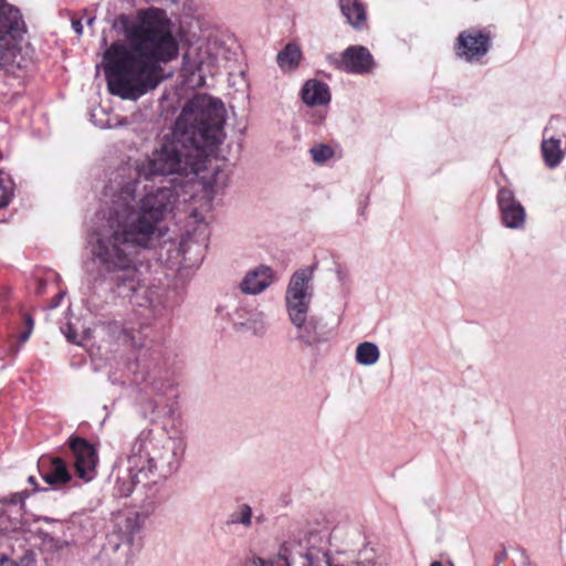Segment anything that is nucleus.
Here are the masks:
<instances>
[{
    "mask_svg": "<svg viewBox=\"0 0 566 566\" xmlns=\"http://www.w3.org/2000/svg\"><path fill=\"white\" fill-rule=\"evenodd\" d=\"M226 111L221 101L196 94L186 102L172 132L127 175L118 170L105 188L99 222L87 240L83 270L93 285L107 284L142 308L145 318L164 313V291L146 284L145 251L168 245L177 256L188 242L207 247L208 222L192 206L189 189L213 149L222 143Z\"/></svg>",
    "mask_w": 566,
    "mask_h": 566,
    "instance_id": "obj_1",
    "label": "nucleus"
},
{
    "mask_svg": "<svg viewBox=\"0 0 566 566\" xmlns=\"http://www.w3.org/2000/svg\"><path fill=\"white\" fill-rule=\"evenodd\" d=\"M113 28L126 40L116 41L103 56L107 88L122 99L137 101L163 80L161 64L179 54L174 23L165 10L150 7L135 15H118Z\"/></svg>",
    "mask_w": 566,
    "mask_h": 566,
    "instance_id": "obj_2",
    "label": "nucleus"
},
{
    "mask_svg": "<svg viewBox=\"0 0 566 566\" xmlns=\"http://www.w3.org/2000/svg\"><path fill=\"white\" fill-rule=\"evenodd\" d=\"M185 450L186 442L180 437L156 439L150 431L140 432L126 462L115 467V494L123 497L134 492L140 494L145 496V513H153L163 484L178 470Z\"/></svg>",
    "mask_w": 566,
    "mask_h": 566,
    "instance_id": "obj_3",
    "label": "nucleus"
},
{
    "mask_svg": "<svg viewBox=\"0 0 566 566\" xmlns=\"http://www.w3.org/2000/svg\"><path fill=\"white\" fill-rule=\"evenodd\" d=\"M331 530L315 524L290 531L280 545L279 560L285 566H342L331 554Z\"/></svg>",
    "mask_w": 566,
    "mask_h": 566,
    "instance_id": "obj_4",
    "label": "nucleus"
},
{
    "mask_svg": "<svg viewBox=\"0 0 566 566\" xmlns=\"http://www.w3.org/2000/svg\"><path fill=\"white\" fill-rule=\"evenodd\" d=\"M224 54L226 48L217 38H198L189 42L182 54L185 83L191 87L203 86L206 77L214 74Z\"/></svg>",
    "mask_w": 566,
    "mask_h": 566,
    "instance_id": "obj_5",
    "label": "nucleus"
},
{
    "mask_svg": "<svg viewBox=\"0 0 566 566\" xmlns=\"http://www.w3.org/2000/svg\"><path fill=\"white\" fill-rule=\"evenodd\" d=\"M493 46L488 28L470 27L460 31L453 41L454 56L467 64H483Z\"/></svg>",
    "mask_w": 566,
    "mask_h": 566,
    "instance_id": "obj_6",
    "label": "nucleus"
},
{
    "mask_svg": "<svg viewBox=\"0 0 566 566\" xmlns=\"http://www.w3.org/2000/svg\"><path fill=\"white\" fill-rule=\"evenodd\" d=\"M24 33L20 11L0 0V65L14 62Z\"/></svg>",
    "mask_w": 566,
    "mask_h": 566,
    "instance_id": "obj_7",
    "label": "nucleus"
},
{
    "mask_svg": "<svg viewBox=\"0 0 566 566\" xmlns=\"http://www.w3.org/2000/svg\"><path fill=\"white\" fill-rule=\"evenodd\" d=\"M313 295V269L303 268L295 271L285 292V307L289 318L307 314Z\"/></svg>",
    "mask_w": 566,
    "mask_h": 566,
    "instance_id": "obj_8",
    "label": "nucleus"
},
{
    "mask_svg": "<svg viewBox=\"0 0 566 566\" xmlns=\"http://www.w3.org/2000/svg\"><path fill=\"white\" fill-rule=\"evenodd\" d=\"M495 199L501 224L510 230L524 231L527 224V212L515 191L511 187L500 186Z\"/></svg>",
    "mask_w": 566,
    "mask_h": 566,
    "instance_id": "obj_9",
    "label": "nucleus"
},
{
    "mask_svg": "<svg viewBox=\"0 0 566 566\" xmlns=\"http://www.w3.org/2000/svg\"><path fill=\"white\" fill-rule=\"evenodd\" d=\"M289 319L296 329V339L304 346L316 347L329 342L332 337V329L319 315L307 313Z\"/></svg>",
    "mask_w": 566,
    "mask_h": 566,
    "instance_id": "obj_10",
    "label": "nucleus"
},
{
    "mask_svg": "<svg viewBox=\"0 0 566 566\" xmlns=\"http://www.w3.org/2000/svg\"><path fill=\"white\" fill-rule=\"evenodd\" d=\"M69 444L77 476L84 482H91L96 476L97 453L95 449L80 437L70 438Z\"/></svg>",
    "mask_w": 566,
    "mask_h": 566,
    "instance_id": "obj_11",
    "label": "nucleus"
},
{
    "mask_svg": "<svg viewBox=\"0 0 566 566\" xmlns=\"http://www.w3.org/2000/svg\"><path fill=\"white\" fill-rule=\"evenodd\" d=\"M336 65L346 73L364 75L374 70L375 61L367 48L350 45L342 53Z\"/></svg>",
    "mask_w": 566,
    "mask_h": 566,
    "instance_id": "obj_12",
    "label": "nucleus"
},
{
    "mask_svg": "<svg viewBox=\"0 0 566 566\" xmlns=\"http://www.w3.org/2000/svg\"><path fill=\"white\" fill-rule=\"evenodd\" d=\"M539 150L546 168L549 170L558 168L566 158V135L564 133L549 135V127H545Z\"/></svg>",
    "mask_w": 566,
    "mask_h": 566,
    "instance_id": "obj_13",
    "label": "nucleus"
},
{
    "mask_svg": "<svg viewBox=\"0 0 566 566\" xmlns=\"http://www.w3.org/2000/svg\"><path fill=\"white\" fill-rule=\"evenodd\" d=\"M136 494V497L140 501L142 513L138 512H126L119 513L115 517L114 534L118 536L123 544L130 545L134 541V536L139 533L144 524L145 516L149 513H145L143 509V499L140 494Z\"/></svg>",
    "mask_w": 566,
    "mask_h": 566,
    "instance_id": "obj_14",
    "label": "nucleus"
},
{
    "mask_svg": "<svg viewBox=\"0 0 566 566\" xmlns=\"http://www.w3.org/2000/svg\"><path fill=\"white\" fill-rule=\"evenodd\" d=\"M38 469L42 479L50 485H62L72 479L66 463L56 457H41Z\"/></svg>",
    "mask_w": 566,
    "mask_h": 566,
    "instance_id": "obj_15",
    "label": "nucleus"
},
{
    "mask_svg": "<svg viewBox=\"0 0 566 566\" xmlns=\"http://www.w3.org/2000/svg\"><path fill=\"white\" fill-rule=\"evenodd\" d=\"M300 97L311 108L327 107L332 101V93L325 82L310 78L302 85Z\"/></svg>",
    "mask_w": 566,
    "mask_h": 566,
    "instance_id": "obj_16",
    "label": "nucleus"
},
{
    "mask_svg": "<svg viewBox=\"0 0 566 566\" xmlns=\"http://www.w3.org/2000/svg\"><path fill=\"white\" fill-rule=\"evenodd\" d=\"M274 279L273 270L266 265H259L249 270L240 282V291L248 295H256L266 290Z\"/></svg>",
    "mask_w": 566,
    "mask_h": 566,
    "instance_id": "obj_17",
    "label": "nucleus"
},
{
    "mask_svg": "<svg viewBox=\"0 0 566 566\" xmlns=\"http://www.w3.org/2000/svg\"><path fill=\"white\" fill-rule=\"evenodd\" d=\"M338 3L343 15L354 29L363 30L366 27V6L360 0H338Z\"/></svg>",
    "mask_w": 566,
    "mask_h": 566,
    "instance_id": "obj_18",
    "label": "nucleus"
},
{
    "mask_svg": "<svg viewBox=\"0 0 566 566\" xmlns=\"http://www.w3.org/2000/svg\"><path fill=\"white\" fill-rule=\"evenodd\" d=\"M302 51L298 45L289 43L279 52L276 62L279 67L284 72H294L301 63Z\"/></svg>",
    "mask_w": 566,
    "mask_h": 566,
    "instance_id": "obj_19",
    "label": "nucleus"
},
{
    "mask_svg": "<svg viewBox=\"0 0 566 566\" xmlns=\"http://www.w3.org/2000/svg\"><path fill=\"white\" fill-rule=\"evenodd\" d=\"M380 358V350L375 343L363 342L355 349V360L361 366H373Z\"/></svg>",
    "mask_w": 566,
    "mask_h": 566,
    "instance_id": "obj_20",
    "label": "nucleus"
},
{
    "mask_svg": "<svg viewBox=\"0 0 566 566\" xmlns=\"http://www.w3.org/2000/svg\"><path fill=\"white\" fill-rule=\"evenodd\" d=\"M148 329L149 326L146 324H140L138 331L134 326L127 325L123 329L125 340L133 347L142 348L145 346V340L148 337Z\"/></svg>",
    "mask_w": 566,
    "mask_h": 566,
    "instance_id": "obj_21",
    "label": "nucleus"
},
{
    "mask_svg": "<svg viewBox=\"0 0 566 566\" xmlns=\"http://www.w3.org/2000/svg\"><path fill=\"white\" fill-rule=\"evenodd\" d=\"M24 525L23 517L3 509L0 513V533H11L20 530Z\"/></svg>",
    "mask_w": 566,
    "mask_h": 566,
    "instance_id": "obj_22",
    "label": "nucleus"
},
{
    "mask_svg": "<svg viewBox=\"0 0 566 566\" xmlns=\"http://www.w3.org/2000/svg\"><path fill=\"white\" fill-rule=\"evenodd\" d=\"M29 493L27 491H21L11 494L9 497H3L0 503L2 505H6L7 510L12 511V513L20 515L23 517L24 514V507H25V499L28 497Z\"/></svg>",
    "mask_w": 566,
    "mask_h": 566,
    "instance_id": "obj_23",
    "label": "nucleus"
},
{
    "mask_svg": "<svg viewBox=\"0 0 566 566\" xmlns=\"http://www.w3.org/2000/svg\"><path fill=\"white\" fill-rule=\"evenodd\" d=\"M310 154L316 165H324L333 158L334 149L326 144H317L310 149Z\"/></svg>",
    "mask_w": 566,
    "mask_h": 566,
    "instance_id": "obj_24",
    "label": "nucleus"
},
{
    "mask_svg": "<svg viewBox=\"0 0 566 566\" xmlns=\"http://www.w3.org/2000/svg\"><path fill=\"white\" fill-rule=\"evenodd\" d=\"M0 208H4L11 201L13 196V182L10 177L0 171Z\"/></svg>",
    "mask_w": 566,
    "mask_h": 566,
    "instance_id": "obj_25",
    "label": "nucleus"
},
{
    "mask_svg": "<svg viewBox=\"0 0 566 566\" xmlns=\"http://www.w3.org/2000/svg\"><path fill=\"white\" fill-rule=\"evenodd\" d=\"M252 521V510L248 504L239 506L238 511L232 514L231 522L235 524H242L250 526Z\"/></svg>",
    "mask_w": 566,
    "mask_h": 566,
    "instance_id": "obj_26",
    "label": "nucleus"
},
{
    "mask_svg": "<svg viewBox=\"0 0 566 566\" xmlns=\"http://www.w3.org/2000/svg\"><path fill=\"white\" fill-rule=\"evenodd\" d=\"M262 316L261 313H256V312H249L248 313V317L244 318L243 316L240 315L239 311H237L234 313L233 316H231V321L233 322V324L235 325H241V326H245L248 325L250 322H256L259 319V317Z\"/></svg>",
    "mask_w": 566,
    "mask_h": 566,
    "instance_id": "obj_27",
    "label": "nucleus"
},
{
    "mask_svg": "<svg viewBox=\"0 0 566 566\" xmlns=\"http://www.w3.org/2000/svg\"><path fill=\"white\" fill-rule=\"evenodd\" d=\"M317 109H313L308 113V120L313 125H321L327 115L326 109H322L321 107H316Z\"/></svg>",
    "mask_w": 566,
    "mask_h": 566,
    "instance_id": "obj_28",
    "label": "nucleus"
},
{
    "mask_svg": "<svg viewBox=\"0 0 566 566\" xmlns=\"http://www.w3.org/2000/svg\"><path fill=\"white\" fill-rule=\"evenodd\" d=\"M155 390H157V396L149 402V405L153 413H159L161 412V406L164 402L163 396L165 395V391L163 390V386L160 388H155Z\"/></svg>",
    "mask_w": 566,
    "mask_h": 566,
    "instance_id": "obj_29",
    "label": "nucleus"
},
{
    "mask_svg": "<svg viewBox=\"0 0 566 566\" xmlns=\"http://www.w3.org/2000/svg\"><path fill=\"white\" fill-rule=\"evenodd\" d=\"M62 331H63V333H64V335H65V337L67 338L69 342H72V343L77 344V345H82L83 344L82 342H83L84 337H80L77 335V333L74 331V328H73V326L71 324H69L66 326V328L62 329Z\"/></svg>",
    "mask_w": 566,
    "mask_h": 566,
    "instance_id": "obj_30",
    "label": "nucleus"
},
{
    "mask_svg": "<svg viewBox=\"0 0 566 566\" xmlns=\"http://www.w3.org/2000/svg\"><path fill=\"white\" fill-rule=\"evenodd\" d=\"M24 321H25L27 329L23 333H21L19 336L21 343H24L29 339V337L32 333V329H33V325H34V322L30 315H25Z\"/></svg>",
    "mask_w": 566,
    "mask_h": 566,
    "instance_id": "obj_31",
    "label": "nucleus"
},
{
    "mask_svg": "<svg viewBox=\"0 0 566 566\" xmlns=\"http://www.w3.org/2000/svg\"><path fill=\"white\" fill-rule=\"evenodd\" d=\"M496 565L503 564L509 560L507 552L505 549L499 551L494 556Z\"/></svg>",
    "mask_w": 566,
    "mask_h": 566,
    "instance_id": "obj_32",
    "label": "nucleus"
},
{
    "mask_svg": "<svg viewBox=\"0 0 566 566\" xmlns=\"http://www.w3.org/2000/svg\"><path fill=\"white\" fill-rule=\"evenodd\" d=\"M72 29L77 35H81L83 33V23L82 19H73L72 20Z\"/></svg>",
    "mask_w": 566,
    "mask_h": 566,
    "instance_id": "obj_33",
    "label": "nucleus"
},
{
    "mask_svg": "<svg viewBox=\"0 0 566 566\" xmlns=\"http://www.w3.org/2000/svg\"><path fill=\"white\" fill-rule=\"evenodd\" d=\"M253 566H273V563L272 562H268L261 557H256L254 560H253Z\"/></svg>",
    "mask_w": 566,
    "mask_h": 566,
    "instance_id": "obj_34",
    "label": "nucleus"
},
{
    "mask_svg": "<svg viewBox=\"0 0 566 566\" xmlns=\"http://www.w3.org/2000/svg\"><path fill=\"white\" fill-rule=\"evenodd\" d=\"M84 19H85L86 25L90 28L93 27V24L96 20V18L94 15H87V14H85Z\"/></svg>",
    "mask_w": 566,
    "mask_h": 566,
    "instance_id": "obj_35",
    "label": "nucleus"
},
{
    "mask_svg": "<svg viewBox=\"0 0 566 566\" xmlns=\"http://www.w3.org/2000/svg\"><path fill=\"white\" fill-rule=\"evenodd\" d=\"M63 297L62 294L59 295L57 300H55V302L50 306L51 308H54L59 305V301Z\"/></svg>",
    "mask_w": 566,
    "mask_h": 566,
    "instance_id": "obj_36",
    "label": "nucleus"
},
{
    "mask_svg": "<svg viewBox=\"0 0 566 566\" xmlns=\"http://www.w3.org/2000/svg\"><path fill=\"white\" fill-rule=\"evenodd\" d=\"M429 566H442V565L440 562L434 560V562H431Z\"/></svg>",
    "mask_w": 566,
    "mask_h": 566,
    "instance_id": "obj_37",
    "label": "nucleus"
},
{
    "mask_svg": "<svg viewBox=\"0 0 566 566\" xmlns=\"http://www.w3.org/2000/svg\"><path fill=\"white\" fill-rule=\"evenodd\" d=\"M29 482H30L31 484H34V483H35V478H34V476H32V475H31V476H29Z\"/></svg>",
    "mask_w": 566,
    "mask_h": 566,
    "instance_id": "obj_38",
    "label": "nucleus"
},
{
    "mask_svg": "<svg viewBox=\"0 0 566 566\" xmlns=\"http://www.w3.org/2000/svg\"><path fill=\"white\" fill-rule=\"evenodd\" d=\"M119 545H120L119 543H115V544H114V546H115V548H116V549L119 547Z\"/></svg>",
    "mask_w": 566,
    "mask_h": 566,
    "instance_id": "obj_39",
    "label": "nucleus"
}]
</instances>
